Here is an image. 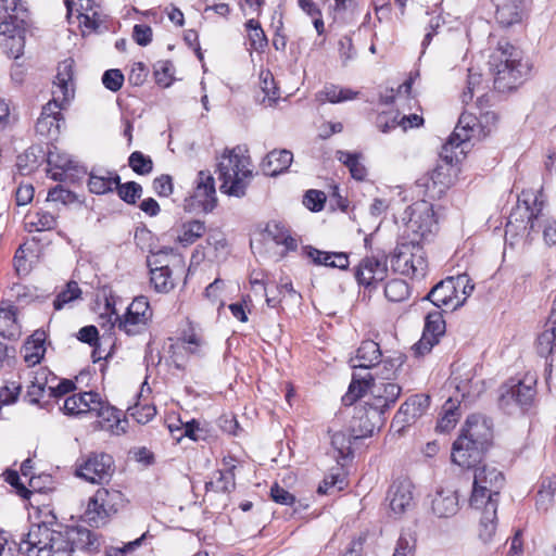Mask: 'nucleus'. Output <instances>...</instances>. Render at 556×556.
Here are the masks:
<instances>
[{
    "label": "nucleus",
    "mask_w": 556,
    "mask_h": 556,
    "mask_svg": "<svg viewBox=\"0 0 556 556\" xmlns=\"http://www.w3.org/2000/svg\"><path fill=\"white\" fill-rule=\"evenodd\" d=\"M293 154L289 150L270 151L263 160L261 167L265 175L277 176L289 168Z\"/></svg>",
    "instance_id": "nucleus-30"
},
{
    "label": "nucleus",
    "mask_w": 556,
    "mask_h": 556,
    "mask_svg": "<svg viewBox=\"0 0 556 556\" xmlns=\"http://www.w3.org/2000/svg\"><path fill=\"white\" fill-rule=\"evenodd\" d=\"M427 173L419 177L416 181V188L419 189V193L424 197L428 198V200L440 199L444 193L437 187L435 181H433Z\"/></svg>",
    "instance_id": "nucleus-49"
},
{
    "label": "nucleus",
    "mask_w": 556,
    "mask_h": 556,
    "mask_svg": "<svg viewBox=\"0 0 556 556\" xmlns=\"http://www.w3.org/2000/svg\"><path fill=\"white\" fill-rule=\"evenodd\" d=\"M496 122V116L493 112H485L478 118L473 114L464 112L458 119V124L453 131L457 140L469 141L471 139L481 140L485 138L491 131Z\"/></svg>",
    "instance_id": "nucleus-15"
},
{
    "label": "nucleus",
    "mask_w": 556,
    "mask_h": 556,
    "mask_svg": "<svg viewBox=\"0 0 556 556\" xmlns=\"http://www.w3.org/2000/svg\"><path fill=\"white\" fill-rule=\"evenodd\" d=\"M124 83V75L119 70H108L102 76L104 87L113 92L119 90Z\"/></svg>",
    "instance_id": "nucleus-57"
},
{
    "label": "nucleus",
    "mask_w": 556,
    "mask_h": 556,
    "mask_svg": "<svg viewBox=\"0 0 556 556\" xmlns=\"http://www.w3.org/2000/svg\"><path fill=\"white\" fill-rule=\"evenodd\" d=\"M73 68V59H65L58 65L51 91L52 99L42 108L36 123V131L41 137L55 139L60 134L63 121L61 110L74 98L75 93Z\"/></svg>",
    "instance_id": "nucleus-2"
},
{
    "label": "nucleus",
    "mask_w": 556,
    "mask_h": 556,
    "mask_svg": "<svg viewBox=\"0 0 556 556\" xmlns=\"http://www.w3.org/2000/svg\"><path fill=\"white\" fill-rule=\"evenodd\" d=\"M174 65L169 61H160L155 65L154 75L157 85L169 87L173 81Z\"/></svg>",
    "instance_id": "nucleus-53"
},
{
    "label": "nucleus",
    "mask_w": 556,
    "mask_h": 556,
    "mask_svg": "<svg viewBox=\"0 0 556 556\" xmlns=\"http://www.w3.org/2000/svg\"><path fill=\"white\" fill-rule=\"evenodd\" d=\"M81 294V290L78 287V283L75 281H71L67 283L66 289L58 294L55 300L53 301V306L55 309H62L65 304L78 299Z\"/></svg>",
    "instance_id": "nucleus-51"
},
{
    "label": "nucleus",
    "mask_w": 556,
    "mask_h": 556,
    "mask_svg": "<svg viewBox=\"0 0 556 556\" xmlns=\"http://www.w3.org/2000/svg\"><path fill=\"white\" fill-rule=\"evenodd\" d=\"M205 231L206 227L203 222L197 219L188 220L180 226L177 235V241L181 245L188 247L201 238Z\"/></svg>",
    "instance_id": "nucleus-36"
},
{
    "label": "nucleus",
    "mask_w": 556,
    "mask_h": 556,
    "mask_svg": "<svg viewBox=\"0 0 556 556\" xmlns=\"http://www.w3.org/2000/svg\"><path fill=\"white\" fill-rule=\"evenodd\" d=\"M532 383V380L529 383H526L520 380L516 381L511 379L502 386L500 394L501 407L510 413L514 405L520 407L529 405L535 394Z\"/></svg>",
    "instance_id": "nucleus-18"
},
{
    "label": "nucleus",
    "mask_w": 556,
    "mask_h": 556,
    "mask_svg": "<svg viewBox=\"0 0 556 556\" xmlns=\"http://www.w3.org/2000/svg\"><path fill=\"white\" fill-rule=\"evenodd\" d=\"M337 159L342 162L350 170L353 178L363 180L366 176V168L358 161V155L345 151H338Z\"/></svg>",
    "instance_id": "nucleus-40"
},
{
    "label": "nucleus",
    "mask_w": 556,
    "mask_h": 556,
    "mask_svg": "<svg viewBox=\"0 0 556 556\" xmlns=\"http://www.w3.org/2000/svg\"><path fill=\"white\" fill-rule=\"evenodd\" d=\"M489 65L494 75V87L501 92L516 88L531 70L529 63L522 61L521 52L506 40L498 41Z\"/></svg>",
    "instance_id": "nucleus-3"
},
{
    "label": "nucleus",
    "mask_w": 556,
    "mask_h": 556,
    "mask_svg": "<svg viewBox=\"0 0 556 556\" xmlns=\"http://www.w3.org/2000/svg\"><path fill=\"white\" fill-rule=\"evenodd\" d=\"M77 476L91 483L108 481L114 472V460L109 454L90 455L77 468Z\"/></svg>",
    "instance_id": "nucleus-17"
},
{
    "label": "nucleus",
    "mask_w": 556,
    "mask_h": 556,
    "mask_svg": "<svg viewBox=\"0 0 556 556\" xmlns=\"http://www.w3.org/2000/svg\"><path fill=\"white\" fill-rule=\"evenodd\" d=\"M388 271L387 256L383 253L364 257L356 268L358 283L369 287L386 278Z\"/></svg>",
    "instance_id": "nucleus-23"
},
{
    "label": "nucleus",
    "mask_w": 556,
    "mask_h": 556,
    "mask_svg": "<svg viewBox=\"0 0 556 556\" xmlns=\"http://www.w3.org/2000/svg\"><path fill=\"white\" fill-rule=\"evenodd\" d=\"M115 189L117 190L119 198L129 204L136 203L142 192L141 186L135 181H128L126 184L119 182L118 186H115Z\"/></svg>",
    "instance_id": "nucleus-52"
},
{
    "label": "nucleus",
    "mask_w": 556,
    "mask_h": 556,
    "mask_svg": "<svg viewBox=\"0 0 556 556\" xmlns=\"http://www.w3.org/2000/svg\"><path fill=\"white\" fill-rule=\"evenodd\" d=\"M94 539L90 530L80 527L33 525L20 542L27 556H70L75 549H91Z\"/></svg>",
    "instance_id": "nucleus-1"
},
{
    "label": "nucleus",
    "mask_w": 556,
    "mask_h": 556,
    "mask_svg": "<svg viewBox=\"0 0 556 556\" xmlns=\"http://www.w3.org/2000/svg\"><path fill=\"white\" fill-rule=\"evenodd\" d=\"M496 21L505 26L509 27L516 23H519L522 18L519 0H501L497 3Z\"/></svg>",
    "instance_id": "nucleus-34"
},
{
    "label": "nucleus",
    "mask_w": 556,
    "mask_h": 556,
    "mask_svg": "<svg viewBox=\"0 0 556 556\" xmlns=\"http://www.w3.org/2000/svg\"><path fill=\"white\" fill-rule=\"evenodd\" d=\"M402 222L403 232L401 237L415 242L427 243L431 241L438 230L433 204L426 199L409 205L402 214Z\"/></svg>",
    "instance_id": "nucleus-7"
},
{
    "label": "nucleus",
    "mask_w": 556,
    "mask_h": 556,
    "mask_svg": "<svg viewBox=\"0 0 556 556\" xmlns=\"http://www.w3.org/2000/svg\"><path fill=\"white\" fill-rule=\"evenodd\" d=\"M16 166L22 175H27L37 167V154L34 148L17 156Z\"/></svg>",
    "instance_id": "nucleus-54"
},
{
    "label": "nucleus",
    "mask_w": 556,
    "mask_h": 556,
    "mask_svg": "<svg viewBox=\"0 0 556 556\" xmlns=\"http://www.w3.org/2000/svg\"><path fill=\"white\" fill-rule=\"evenodd\" d=\"M270 496L274 502L281 505H292L295 502L294 495L279 486L277 483L271 486Z\"/></svg>",
    "instance_id": "nucleus-63"
},
{
    "label": "nucleus",
    "mask_w": 556,
    "mask_h": 556,
    "mask_svg": "<svg viewBox=\"0 0 556 556\" xmlns=\"http://www.w3.org/2000/svg\"><path fill=\"white\" fill-rule=\"evenodd\" d=\"M547 326L548 327L539 334L536 340V351L544 357L556 352V332L551 325L547 324Z\"/></svg>",
    "instance_id": "nucleus-42"
},
{
    "label": "nucleus",
    "mask_w": 556,
    "mask_h": 556,
    "mask_svg": "<svg viewBox=\"0 0 556 556\" xmlns=\"http://www.w3.org/2000/svg\"><path fill=\"white\" fill-rule=\"evenodd\" d=\"M325 202L326 195L323 191L319 190H308L303 199L304 205L313 212L321 211Z\"/></svg>",
    "instance_id": "nucleus-56"
},
{
    "label": "nucleus",
    "mask_w": 556,
    "mask_h": 556,
    "mask_svg": "<svg viewBox=\"0 0 556 556\" xmlns=\"http://www.w3.org/2000/svg\"><path fill=\"white\" fill-rule=\"evenodd\" d=\"M92 405L90 415L98 418L99 427L102 430L116 435L126 432L125 425L127 420L122 419V412L103 401L99 393H96L94 404Z\"/></svg>",
    "instance_id": "nucleus-19"
},
{
    "label": "nucleus",
    "mask_w": 556,
    "mask_h": 556,
    "mask_svg": "<svg viewBox=\"0 0 556 556\" xmlns=\"http://www.w3.org/2000/svg\"><path fill=\"white\" fill-rule=\"evenodd\" d=\"M114 321L112 327H117L127 336H138L148 329L153 313L150 303L146 296H137L128 305L124 315H118L116 311H112Z\"/></svg>",
    "instance_id": "nucleus-13"
},
{
    "label": "nucleus",
    "mask_w": 556,
    "mask_h": 556,
    "mask_svg": "<svg viewBox=\"0 0 556 556\" xmlns=\"http://www.w3.org/2000/svg\"><path fill=\"white\" fill-rule=\"evenodd\" d=\"M355 440L353 431L348 433L344 430L336 431L331 434L330 441L332 448L337 452V459H345L352 455V441Z\"/></svg>",
    "instance_id": "nucleus-37"
},
{
    "label": "nucleus",
    "mask_w": 556,
    "mask_h": 556,
    "mask_svg": "<svg viewBox=\"0 0 556 556\" xmlns=\"http://www.w3.org/2000/svg\"><path fill=\"white\" fill-rule=\"evenodd\" d=\"M451 169V166L439 164L431 172L427 173L432 179H434L433 181H435L437 187L443 193L446 192L452 184Z\"/></svg>",
    "instance_id": "nucleus-50"
},
{
    "label": "nucleus",
    "mask_w": 556,
    "mask_h": 556,
    "mask_svg": "<svg viewBox=\"0 0 556 556\" xmlns=\"http://www.w3.org/2000/svg\"><path fill=\"white\" fill-rule=\"evenodd\" d=\"M261 90L263 92L261 102L266 106L273 105L279 98L278 88L269 71L261 73Z\"/></svg>",
    "instance_id": "nucleus-39"
},
{
    "label": "nucleus",
    "mask_w": 556,
    "mask_h": 556,
    "mask_svg": "<svg viewBox=\"0 0 556 556\" xmlns=\"http://www.w3.org/2000/svg\"><path fill=\"white\" fill-rule=\"evenodd\" d=\"M422 242H415L401 237L391 256L392 268L403 276L410 278L425 277L428 262Z\"/></svg>",
    "instance_id": "nucleus-10"
},
{
    "label": "nucleus",
    "mask_w": 556,
    "mask_h": 556,
    "mask_svg": "<svg viewBox=\"0 0 556 556\" xmlns=\"http://www.w3.org/2000/svg\"><path fill=\"white\" fill-rule=\"evenodd\" d=\"M153 189L160 197H168L173 192V181L169 175H162L154 179Z\"/></svg>",
    "instance_id": "nucleus-64"
},
{
    "label": "nucleus",
    "mask_w": 556,
    "mask_h": 556,
    "mask_svg": "<svg viewBox=\"0 0 556 556\" xmlns=\"http://www.w3.org/2000/svg\"><path fill=\"white\" fill-rule=\"evenodd\" d=\"M0 334L8 339L15 338L18 334L15 312L11 307L0 308Z\"/></svg>",
    "instance_id": "nucleus-41"
},
{
    "label": "nucleus",
    "mask_w": 556,
    "mask_h": 556,
    "mask_svg": "<svg viewBox=\"0 0 556 556\" xmlns=\"http://www.w3.org/2000/svg\"><path fill=\"white\" fill-rule=\"evenodd\" d=\"M119 185V176L117 174L98 169L92 170L89 175L88 187L90 192L94 194H104L115 189Z\"/></svg>",
    "instance_id": "nucleus-32"
},
{
    "label": "nucleus",
    "mask_w": 556,
    "mask_h": 556,
    "mask_svg": "<svg viewBox=\"0 0 556 556\" xmlns=\"http://www.w3.org/2000/svg\"><path fill=\"white\" fill-rule=\"evenodd\" d=\"M387 500L393 514H405L414 507L413 482L407 478L393 481L388 490Z\"/></svg>",
    "instance_id": "nucleus-22"
},
{
    "label": "nucleus",
    "mask_w": 556,
    "mask_h": 556,
    "mask_svg": "<svg viewBox=\"0 0 556 556\" xmlns=\"http://www.w3.org/2000/svg\"><path fill=\"white\" fill-rule=\"evenodd\" d=\"M132 38L139 46L146 47L152 40V28L148 25L137 24L134 26Z\"/></svg>",
    "instance_id": "nucleus-61"
},
{
    "label": "nucleus",
    "mask_w": 556,
    "mask_h": 556,
    "mask_svg": "<svg viewBox=\"0 0 556 556\" xmlns=\"http://www.w3.org/2000/svg\"><path fill=\"white\" fill-rule=\"evenodd\" d=\"M475 468L470 506L475 509L482 508L486 502L498 504L500 489L504 484V476L494 466L479 464Z\"/></svg>",
    "instance_id": "nucleus-11"
},
{
    "label": "nucleus",
    "mask_w": 556,
    "mask_h": 556,
    "mask_svg": "<svg viewBox=\"0 0 556 556\" xmlns=\"http://www.w3.org/2000/svg\"><path fill=\"white\" fill-rule=\"evenodd\" d=\"M465 279L462 276L448 277L437 283L426 299L429 300L437 307H445L448 309H456L464 304V300H459L458 286Z\"/></svg>",
    "instance_id": "nucleus-16"
},
{
    "label": "nucleus",
    "mask_w": 556,
    "mask_h": 556,
    "mask_svg": "<svg viewBox=\"0 0 556 556\" xmlns=\"http://www.w3.org/2000/svg\"><path fill=\"white\" fill-rule=\"evenodd\" d=\"M485 448L460 434L452 447V460L463 468H472L481 464Z\"/></svg>",
    "instance_id": "nucleus-21"
},
{
    "label": "nucleus",
    "mask_w": 556,
    "mask_h": 556,
    "mask_svg": "<svg viewBox=\"0 0 556 556\" xmlns=\"http://www.w3.org/2000/svg\"><path fill=\"white\" fill-rule=\"evenodd\" d=\"M217 204L215 179L210 170H200L194 180L193 192L186 198L188 211L212 212Z\"/></svg>",
    "instance_id": "nucleus-14"
},
{
    "label": "nucleus",
    "mask_w": 556,
    "mask_h": 556,
    "mask_svg": "<svg viewBox=\"0 0 556 556\" xmlns=\"http://www.w3.org/2000/svg\"><path fill=\"white\" fill-rule=\"evenodd\" d=\"M482 516L479 521L478 536L481 542L489 544L493 541L496 532V502H486L482 506Z\"/></svg>",
    "instance_id": "nucleus-29"
},
{
    "label": "nucleus",
    "mask_w": 556,
    "mask_h": 556,
    "mask_svg": "<svg viewBox=\"0 0 556 556\" xmlns=\"http://www.w3.org/2000/svg\"><path fill=\"white\" fill-rule=\"evenodd\" d=\"M359 420L358 429L352 426L354 439L370 437L376 429H379L384 422V416L377 410L364 406L358 412V416L354 417V422Z\"/></svg>",
    "instance_id": "nucleus-26"
},
{
    "label": "nucleus",
    "mask_w": 556,
    "mask_h": 556,
    "mask_svg": "<svg viewBox=\"0 0 556 556\" xmlns=\"http://www.w3.org/2000/svg\"><path fill=\"white\" fill-rule=\"evenodd\" d=\"M399 117V112H382L378 114L376 125L381 132L386 134L400 126Z\"/></svg>",
    "instance_id": "nucleus-55"
},
{
    "label": "nucleus",
    "mask_w": 556,
    "mask_h": 556,
    "mask_svg": "<svg viewBox=\"0 0 556 556\" xmlns=\"http://www.w3.org/2000/svg\"><path fill=\"white\" fill-rule=\"evenodd\" d=\"M26 17L20 0H0V47L10 58L17 59L23 53Z\"/></svg>",
    "instance_id": "nucleus-6"
},
{
    "label": "nucleus",
    "mask_w": 556,
    "mask_h": 556,
    "mask_svg": "<svg viewBox=\"0 0 556 556\" xmlns=\"http://www.w3.org/2000/svg\"><path fill=\"white\" fill-rule=\"evenodd\" d=\"M556 490V482L551 479H544L542 481L541 488L536 494V508L541 511H546L554 498V493Z\"/></svg>",
    "instance_id": "nucleus-46"
},
{
    "label": "nucleus",
    "mask_w": 556,
    "mask_h": 556,
    "mask_svg": "<svg viewBox=\"0 0 556 556\" xmlns=\"http://www.w3.org/2000/svg\"><path fill=\"white\" fill-rule=\"evenodd\" d=\"M220 190L231 197L242 198L253 177L250 156L241 147L224 151L217 163Z\"/></svg>",
    "instance_id": "nucleus-5"
},
{
    "label": "nucleus",
    "mask_w": 556,
    "mask_h": 556,
    "mask_svg": "<svg viewBox=\"0 0 556 556\" xmlns=\"http://www.w3.org/2000/svg\"><path fill=\"white\" fill-rule=\"evenodd\" d=\"M184 343L185 349L192 354H201L202 349L205 345L203 338L194 331L185 333Z\"/></svg>",
    "instance_id": "nucleus-59"
},
{
    "label": "nucleus",
    "mask_w": 556,
    "mask_h": 556,
    "mask_svg": "<svg viewBox=\"0 0 556 556\" xmlns=\"http://www.w3.org/2000/svg\"><path fill=\"white\" fill-rule=\"evenodd\" d=\"M462 434L488 450L493 438L492 421L485 416L472 414L467 418Z\"/></svg>",
    "instance_id": "nucleus-24"
},
{
    "label": "nucleus",
    "mask_w": 556,
    "mask_h": 556,
    "mask_svg": "<svg viewBox=\"0 0 556 556\" xmlns=\"http://www.w3.org/2000/svg\"><path fill=\"white\" fill-rule=\"evenodd\" d=\"M445 332V321L440 312L433 311L427 314L422 336L414 344L413 350L417 356L425 355L439 342Z\"/></svg>",
    "instance_id": "nucleus-20"
},
{
    "label": "nucleus",
    "mask_w": 556,
    "mask_h": 556,
    "mask_svg": "<svg viewBox=\"0 0 556 556\" xmlns=\"http://www.w3.org/2000/svg\"><path fill=\"white\" fill-rule=\"evenodd\" d=\"M15 122L16 118L10 111L9 102L0 99V131L11 128Z\"/></svg>",
    "instance_id": "nucleus-62"
},
{
    "label": "nucleus",
    "mask_w": 556,
    "mask_h": 556,
    "mask_svg": "<svg viewBox=\"0 0 556 556\" xmlns=\"http://www.w3.org/2000/svg\"><path fill=\"white\" fill-rule=\"evenodd\" d=\"M432 511L439 518H448L458 511V496L455 491L440 490L432 500Z\"/></svg>",
    "instance_id": "nucleus-31"
},
{
    "label": "nucleus",
    "mask_w": 556,
    "mask_h": 556,
    "mask_svg": "<svg viewBox=\"0 0 556 556\" xmlns=\"http://www.w3.org/2000/svg\"><path fill=\"white\" fill-rule=\"evenodd\" d=\"M215 479L206 483V488H212L217 492L228 493L235 489V475L232 469L226 471H216Z\"/></svg>",
    "instance_id": "nucleus-47"
},
{
    "label": "nucleus",
    "mask_w": 556,
    "mask_h": 556,
    "mask_svg": "<svg viewBox=\"0 0 556 556\" xmlns=\"http://www.w3.org/2000/svg\"><path fill=\"white\" fill-rule=\"evenodd\" d=\"M381 350L378 343L372 340H365L356 351L355 357L351 358V367L369 369L380 364Z\"/></svg>",
    "instance_id": "nucleus-27"
},
{
    "label": "nucleus",
    "mask_w": 556,
    "mask_h": 556,
    "mask_svg": "<svg viewBox=\"0 0 556 556\" xmlns=\"http://www.w3.org/2000/svg\"><path fill=\"white\" fill-rule=\"evenodd\" d=\"M150 268V281L154 290L167 293L175 287L174 275L184 271V261L173 249L152 253L147 260Z\"/></svg>",
    "instance_id": "nucleus-9"
},
{
    "label": "nucleus",
    "mask_w": 556,
    "mask_h": 556,
    "mask_svg": "<svg viewBox=\"0 0 556 556\" xmlns=\"http://www.w3.org/2000/svg\"><path fill=\"white\" fill-rule=\"evenodd\" d=\"M97 392H80L67 396L63 403V412L68 416H83L90 414L94 404Z\"/></svg>",
    "instance_id": "nucleus-28"
},
{
    "label": "nucleus",
    "mask_w": 556,
    "mask_h": 556,
    "mask_svg": "<svg viewBox=\"0 0 556 556\" xmlns=\"http://www.w3.org/2000/svg\"><path fill=\"white\" fill-rule=\"evenodd\" d=\"M384 294L391 302H402L409 296V287L402 279H392L387 282Z\"/></svg>",
    "instance_id": "nucleus-43"
},
{
    "label": "nucleus",
    "mask_w": 556,
    "mask_h": 556,
    "mask_svg": "<svg viewBox=\"0 0 556 556\" xmlns=\"http://www.w3.org/2000/svg\"><path fill=\"white\" fill-rule=\"evenodd\" d=\"M465 141L457 140L455 135H451L448 140L442 147L440 153L441 159L445 162L444 165L452 166L454 162L459 161V156L465 154Z\"/></svg>",
    "instance_id": "nucleus-38"
},
{
    "label": "nucleus",
    "mask_w": 556,
    "mask_h": 556,
    "mask_svg": "<svg viewBox=\"0 0 556 556\" xmlns=\"http://www.w3.org/2000/svg\"><path fill=\"white\" fill-rule=\"evenodd\" d=\"M131 169L138 175H148L153 169V162L150 156L144 155L140 151H135L128 159Z\"/></svg>",
    "instance_id": "nucleus-48"
},
{
    "label": "nucleus",
    "mask_w": 556,
    "mask_h": 556,
    "mask_svg": "<svg viewBox=\"0 0 556 556\" xmlns=\"http://www.w3.org/2000/svg\"><path fill=\"white\" fill-rule=\"evenodd\" d=\"M46 332L43 330H36L25 342L23 346L24 361L28 366H35L42 359L46 349Z\"/></svg>",
    "instance_id": "nucleus-33"
},
{
    "label": "nucleus",
    "mask_w": 556,
    "mask_h": 556,
    "mask_svg": "<svg viewBox=\"0 0 556 556\" xmlns=\"http://www.w3.org/2000/svg\"><path fill=\"white\" fill-rule=\"evenodd\" d=\"M50 371L47 368H39L35 371L30 384L27 387L26 397L29 403L38 404L45 392L48 390L49 381L48 376Z\"/></svg>",
    "instance_id": "nucleus-35"
},
{
    "label": "nucleus",
    "mask_w": 556,
    "mask_h": 556,
    "mask_svg": "<svg viewBox=\"0 0 556 556\" xmlns=\"http://www.w3.org/2000/svg\"><path fill=\"white\" fill-rule=\"evenodd\" d=\"M540 197L541 194L533 191L521 192L516 207L508 217L506 235L529 236L531 231H535L540 227L539 222L543 208V200Z\"/></svg>",
    "instance_id": "nucleus-8"
},
{
    "label": "nucleus",
    "mask_w": 556,
    "mask_h": 556,
    "mask_svg": "<svg viewBox=\"0 0 556 556\" xmlns=\"http://www.w3.org/2000/svg\"><path fill=\"white\" fill-rule=\"evenodd\" d=\"M367 390L369 397L365 402V406L381 413L383 416L395 404L402 391L397 383L377 381L371 374L366 376L353 374L349 390L343 395L342 401L345 405H353Z\"/></svg>",
    "instance_id": "nucleus-4"
},
{
    "label": "nucleus",
    "mask_w": 556,
    "mask_h": 556,
    "mask_svg": "<svg viewBox=\"0 0 556 556\" xmlns=\"http://www.w3.org/2000/svg\"><path fill=\"white\" fill-rule=\"evenodd\" d=\"M143 538L144 535L136 539L135 541L128 542L123 546H106L104 553L106 556H125L126 554L134 552L138 546H140Z\"/></svg>",
    "instance_id": "nucleus-60"
},
{
    "label": "nucleus",
    "mask_w": 556,
    "mask_h": 556,
    "mask_svg": "<svg viewBox=\"0 0 556 556\" xmlns=\"http://www.w3.org/2000/svg\"><path fill=\"white\" fill-rule=\"evenodd\" d=\"M29 225L34 227L36 231L52 230L56 227V217L47 211H38L34 214L28 215Z\"/></svg>",
    "instance_id": "nucleus-45"
},
{
    "label": "nucleus",
    "mask_w": 556,
    "mask_h": 556,
    "mask_svg": "<svg viewBox=\"0 0 556 556\" xmlns=\"http://www.w3.org/2000/svg\"><path fill=\"white\" fill-rule=\"evenodd\" d=\"M429 405L430 397L428 395H413L401 405L394 420L403 425H410L426 413Z\"/></svg>",
    "instance_id": "nucleus-25"
},
{
    "label": "nucleus",
    "mask_w": 556,
    "mask_h": 556,
    "mask_svg": "<svg viewBox=\"0 0 556 556\" xmlns=\"http://www.w3.org/2000/svg\"><path fill=\"white\" fill-rule=\"evenodd\" d=\"M416 551V536L415 533L409 530H403L396 542L393 556H415Z\"/></svg>",
    "instance_id": "nucleus-44"
},
{
    "label": "nucleus",
    "mask_w": 556,
    "mask_h": 556,
    "mask_svg": "<svg viewBox=\"0 0 556 556\" xmlns=\"http://www.w3.org/2000/svg\"><path fill=\"white\" fill-rule=\"evenodd\" d=\"M124 506L125 497L121 491L101 488L89 498L86 517L92 526L100 527Z\"/></svg>",
    "instance_id": "nucleus-12"
},
{
    "label": "nucleus",
    "mask_w": 556,
    "mask_h": 556,
    "mask_svg": "<svg viewBox=\"0 0 556 556\" xmlns=\"http://www.w3.org/2000/svg\"><path fill=\"white\" fill-rule=\"evenodd\" d=\"M339 54L343 65H346L349 61H352L356 56V50L354 49L352 38L350 36H343L339 40Z\"/></svg>",
    "instance_id": "nucleus-58"
}]
</instances>
